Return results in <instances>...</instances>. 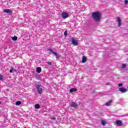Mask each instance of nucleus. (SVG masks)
<instances>
[{
    "label": "nucleus",
    "instance_id": "nucleus-11",
    "mask_svg": "<svg viewBox=\"0 0 128 128\" xmlns=\"http://www.w3.org/2000/svg\"><path fill=\"white\" fill-rule=\"evenodd\" d=\"M4 12H6V14H12V12L10 9H5L4 10Z\"/></svg>",
    "mask_w": 128,
    "mask_h": 128
},
{
    "label": "nucleus",
    "instance_id": "nucleus-2",
    "mask_svg": "<svg viewBox=\"0 0 128 128\" xmlns=\"http://www.w3.org/2000/svg\"><path fill=\"white\" fill-rule=\"evenodd\" d=\"M48 50H49V52H52V54H54V56L56 57V60H58V58H60V54H58V53L54 52L52 49L49 48Z\"/></svg>",
    "mask_w": 128,
    "mask_h": 128
},
{
    "label": "nucleus",
    "instance_id": "nucleus-3",
    "mask_svg": "<svg viewBox=\"0 0 128 128\" xmlns=\"http://www.w3.org/2000/svg\"><path fill=\"white\" fill-rule=\"evenodd\" d=\"M102 18V14L100 12H96V22H100Z\"/></svg>",
    "mask_w": 128,
    "mask_h": 128
},
{
    "label": "nucleus",
    "instance_id": "nucleus-17",
    "mask_svg": "<svg viewBox=\"0 0 128 128\" xmlns=\"http://www.w3.org/2000/svg\"><path fill=\"white\" fill-rule=\"evenodd\" d=\"M16 106H20V104H22V102L18 101L16 103Z\"/></svg>",
    "mask_w": 128,
    "mask_h": 128
},
{
    "label": "nucleus",
    "instance_id": "nucleus-15",
    "mask_svg": "<svg viewBox=\"0 0 128 128\" xmlns=\"http://www.w3.org/2000/svg\"><path fill=\"white\" fill-rule=\"evenodd\" d=\"M101 122H102V126H106V124H107L106 122L104 120H101Z\"/></svg>",
    "mask_w": 128,
    "mask_h": 128
},
{
    "label": "nucleus",
    "instance_id": "nucleus-13",
    "mask_svg": "<svg viewBox=\"0 0 128 128\" xmlns=\"http://www.w3.org/2000/svg\"><path fill=\"white\" fill-rule=\"evenodd\" d=\"M86 60H88V58H86V56H83L82 58V62H86Z\"/></svg>",
    "mask_w": 128,
    "mask_h": 128
},
{
    "label": "nucleus",
    "instance_id": "nucleus-24",
    "mask_svg": "<svg viewBox=\"0 0 128 128\" xmlns=\"http://www.w3.org/2000/svg\"><path fill=\"white\" fill-rule=\"evenodd\" d=\"M124 2H125V4H128V0H125Z\"/></svg>",
    "mask_w": 128,
    "mask_h": 128
},
{
    "label": "nucleus",
    "instance_id": "nucleus-9",
    "mask_svg": "<svg viewBox=\"0 0 128 128\" xmlns=\"http://www.w3.org/2000/svg\"><path fill=\"white\" fill-rule=\"evenodd\" d=\"M92 18H94L96 22V12L92 13Z\"/></svg>",
    "mask_w": 128,
    "mask_h": 128
},
{
    "label": "nucleus",
    "instance_id": "nucleus-19",
    "mask_svg": "<svg viewBox=\"0 0 128 128\" xmlns=\"http://www.w3.org/2000/svg\"><path fill=\"white\" fill-rule=\"evenodd\" d=\"M12 40H18V37L14 36L12 38Z\"/></svg>",
    "mask_w": 128,
    "mask_h": 128
},
{
    "label": "nucleus",
    "instance_id": "nucleus-22",
    "mask_svg": "<svg viewBox=\"0 0 128 128\" xmlns=\"http://www.w3.org/2000/svg\"><path fill=\"white\" fill-rule=\"evenodd\" d=\"M47 64H48V66H52V62H48Z\"/></svg>",
    "mask_w": 128,
    "mask_h": 128
},
{
    "label": "nucleus",
    "instance_id": "nucleus-14",
    "mask_svg": "<svg viewBox=\"0 0 128 128\" xmlns=\"http://www.w3.org/2000/svg\"><path fill=\"white\" fill-rule=\"evenodd\" d=\"M36 71L38 74H40L42 72V68H40V67H38L36 69Z\"/></svg>",
    "mask_w": 128,
    "mask_h": 128
},
{
    "label": "nucleus",
    "instance_id": "nucleus-10",
    "mask_svg": "<svg viewBox=\"0 0 128 128\" xmlns=\"http://www.w3.org/2000/svg\"><path fill=\"white\" fill-rule=\"evenodd\" d=\"M116 124L119 126H122V122L120 120H118L116 121Z\"/></svg>",
    "mask_w": 128,
    "mask_h": 128
},
{
    "label": "nucleus",
    "instance_id": "nucleus-8",
    "mask_svg": "<svg viewBox=\"0 0 128 128\" xmlns=\"http://www.w3.org/2000/svg\"><path fill=\"white\" fill-rule=\"evenodd\" d=\"M72 44H74V46H78V40H76L74 39V38H73L72 40Z\"/></svg>",
    "mask_w": 128,
    "mask_h": 128
},
{
    "label": "nucleus",
    "instance_id": "nucleus-27",
    "mask_svg": "<svg viewBox=\"0 0 128 128\" xmlns=\"http://www.w3.org/2000/svg\"><path fill=\"white\" fill-rule=\"evenodd\" d=\"M13 70V72H18V70H16V69H12Z\"/></svg>",
    "mask_w": 128,
    "mask_h": 128
},
{
    "label": "nucleus",
    "instance_id": "nucleus-4",
    "mask_svg": "<svg viewBox=\"0 0 128 128\" xmlns=\"http://www.w3.org/2000/svg\"><path fill=\"white\" fill-rule=\"evenodd\" d=\"M62 18H68V14L66 13V12H62Z\"/></svg>",
    "mask_w": 128,
    "mask_h": 128
},
{
    "label": "nucleus",
    "instance_id": "nucleus-5",
    "mask_svg": "<svg viewBox=\"0 0 128 128\" xmlns=\"http://www.w3.org/2000/svg\"><path fill=\"white\" fill-rule=\"evenodd\" d=\"M117 22H118V26H122V19H120V18L118 17L117 18Z\"/></svg>",
    "mask_w": 128,
    "mask_h": 128
},
{
    "label": "nucleus",
    "instance_id": "nucleus-25",
    "mask_svg": "<svg viewBox=\"0 0 128 128\" xmlns=\"http://www.w3.org/2000/svg\"><path fill=\"white\" fill-rule=\"evenodd\" d=\"M10 72H14L13 69H10Z\"/></svg>",
    "mask_w": 128,
    "mask_h": 128
},
{
    "label": "nucleus",
    "instance_id": "nucleus-1",
    "mask_svg": "<svg viewBox=\"0 0 128 128\" xmlns=\"http://www.w3.org/2000/svg\"><path fill=\"white\" fill-rule=\"evenodd\" d=\"M36 88L38 94H42V91H43L42 86L38 84H36Z\"/></svg>",
    "mask_w": 128,
    "mask_h": 128
},
{
    "label": "nucleus",
    "instance_id": "nucleus-28",
    "mask_svg": "<svg viewBox=\"0 0 128 128\" xmlns=\"http://www.w3.org/2000/svg\"><path fill=\"white\" fill-rule=\"evenodd\" d=\"M51 119L53 120H56V118L53 117V118H52Z\"/></svg>",
    "mask_w": 128,
    "mask_h": 128
},
{
    "label": "nucleus",
    "instance_id": "nucleus-20",
    "mask_svg": "<svg viewBox=\"0 0 128 128\" xmlns=\"http://www.w3.org/2000/svg\"><path fill=\"white\" fill-rule=\"evenodd\" d=\"M126 68V64H123L122 65V68Z\"/></svg>",
    "mask_w": 128,
    "mask_h": 128
},
{
    "label": "nucleus",
    "instance_id": "nucleus-26",
    "mask_svg": "<svg viewBox=\"0 0 128 128\" xmlns=\"http://www.w3.org/2000/svg\"><path fill=\"white\" fill-rule=\"evenodd\" d=\"M2 80V76L0 75V80Z\"/></svg>",
    "mask_w": 128,
    "mask_h": 128
},
{
    "label": "nucleus",
    "instance_id": "nucleus-6",
    "mask_svg": "<svg viewBox=\"0 0 128 128\" xmlns=\"http://www.w3.org/2000/svg\"><path fill=\"white\" fill-rule=\"evenodd\" d=\"M78 106V104H76V102H72L70 104V108H76Z\"/></svg>",
    "mask_w": 128,
    "mask_h": 128
},
{
    "label": "nucleus",
    "instance_id": "nucleus-23",
    "mask_svg": "<svg viewBox=\"0 0 128 128\" xmlns=\"http://www.w3.org/2000/svg\"><path fill=\"white\" fill-rule=\"evenodd\" d=\"M118 86L120 87V86H122V84H118Z\"/></svg>",
    "mask_w": 128,
    "mask_h": 128
},
{
    "label": "nucleus",
    "instance_id": "nucleus-12",
    "mask_svg": "<svg viewBox=\"0 0 128 128\" xmlns=\"http://www.w3.org/2000/svg\"><path fill=\"white\" fill-rule=\"evenodd\" d=\"M112 100H111L108 102H106L105 104V106H110V104H112Z\"/></svg>",
    "mask_w": 128,
    "mask_h": 128
},
{
    "label": "nucleus",
    "instance_id": "nucleus-29",
    "mask_svg": "<svg viewBox=\"0 0 128 128\" xmlns=\"http://www.w3.org/2000/svg\"><path fill=\"white\" fill-rule=\"evenodd\" d=\"M2 104V102H0V104Z\"/></svg>",
    "mask_w": 128,
    "mask_h": 128
},
{
    "label": "nucleus",
    "instance_id": "nucleus-16",
    "mask_svg": "<svg viewBox=\"0 0 128 128\" xmlns=\"http://www.w3.org/2000/svg\"><path fill=\"white\" fill-rule=\"evenodd\" d=\"M76 92V89L74 88H72L70 90V92Z\"/></svg>",
    "mask_w": 128,
    "mask_h": 128
},
{
    "label": "nucleus",
    "instance_id": "nucleus-7",
    "mask_svg": "<svg viewBox=\"0 0 128 128\" xmlns=\"http://www.w3.org/2000/svg\"><path fill=\"white\" fill-rule=\"evenodd\" d=\"M119 90H120V92H122V94H124V93L126 92H128V89L127 88H119Z\"/></svg>",
    "mask_w": 128,
    "mask_h": 128
},
{
    "label": "nucleus",
    "instance_id": "nucleus-21",
    "mask_svg": "<svg viewBox=\"0 0 128 128\" xmlns=\"http://www.w3.org/2000/svg\"><path fill=\"white\" fill-rule=\"evenodd\" d=\"M64 36H68V32H66V31L64 32Z\"/></svg>",
    "mask_w": 128,
    "mask_h": 128
},
{
    "label": "nucleus",
    "instance_id": "nucleus-18",
    "mask_svg": "<svg viewBox=\"0 0 128 128\" xmlns=\"http://www.w3.org/2000/svg\"><path fill=\"white\" fill-rule=\"evenodd\" d=\"M40 104H36L35 105V108H36V110H38V108H40Z\"/></svg>",
    "mask_w": 128,
    "mask_h": 128
}]
</instances>
